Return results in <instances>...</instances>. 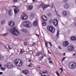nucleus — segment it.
<instances>
[{
	"label": "nucleus",
	"instance_id": "2",
	"mask_svg": "<svg viewBox=\"0 0 76 76\" xmlns=\"http://www.w3.org/2000/svg\"><path fill=\"white\" fill-rule=\"evenodd\" d=\"M21 61V60L19 59H17L14 61V63L16 66L20 67L22 65Z\"/></svg>",
	"mask_w": 76,
	"mask_h": 76
},
{
	"label": "nucleus",
	"instance_id": "47",
	"mask_svg": "<svg viewBox=\"0 0 76 76\" xmlns=\"http://www.w3.org/2000/svg\"><path fill=\"white\" fill-rule=\"evenodd\" d=\"M48 60H49V61L51 60V58H48Z\"/></svg>",
	"mask_w": 76,
	"mask_h": 76
},
{
	"label": "nucleus",
	"instance_id": "14",
	"mask_svg": "<svg viewBox=\"0 0 76 76\" xmlns=\"http://www.w3.org/2000/svg\"><path fill=\"white\" fill-rule=\"evenodd\" d=\"M21 19L22 20H26L28 19V16L27 15L21 16Z\"/></svg>",
	"mask_w": 76,
	"mask_h": 76
},
{
	"label": "nucleus",
	"instance_id": "1",
	"mask_svg": "<svg viewBox=\"0 0 76 76\" xmlns=\"http://www.w3.org/2000/svg\"><path fill=\"white\" fill-rule=\"evenodd\" d=\"M10 31L13 35H15V36H18V35H19L20 34V33L18 31L15 27L12 28L11 29H10Z\"/></svg>",
	"mask_w": 76,
	"mask_h": 76
},
{
	"label": "nucleus",
	"instance_id": "60",
	"mask_svg": "<svg viewBox=\"0 0 76 76\" xmlns=\"http://www.w3.org/2000/svg\"><path fill=\"white\" fill-rule=\"evenodd\" d=\"M50 46H52V45H52V44H51V43L50 44Z\"/></svg>",
	"mask_w": 76,
	"mask_h": 76
},
{
	"label": "nucleus",
	"instance_id": "11",
	"mask_svg": "<svg viewBox=\"0 0 76 76\" xmlns=\"http://www.w3.org/2000/svg\"><path fill=\"white\" fill-rule=\"evenodd\" d=\"M69 42L65 41L63 42V45L64 47H67V46L69 45Z\"/></svg>",
	"mask_w": 76,
	"mask_h": 76
},
{
	"label": "nucleus",
	"instance_id": "49",
	"mask_svg": "<svg viewBox=\"0 0 76 76\" xmlns=\"http://www.w3.org/2000/svg\"><path fill=\"white\" fill-rule=\"evenodd\" d=\"M2 74H3V72H0V75H2Z\"/></svg>",
	"mask_w": 76,
	"mask_h": 76
},
{
	"label": "nucleus",
	"instance_id": "54",
	"mask_svg": "<svg viewBox=\"0 0 76 76\" xmlns=\"http://www.w3.org/2000/svg\"><path fill=\"white\" fill-rule=\"evenodd\" d=\"M53 6H54V5L53 4H52V6L51 7H53Z\"/></svg>",
	"mask_w": 76,
	"mask_h": 76
},
{
	"label": "nucleus",
	"instance_id": "35",
	"mask_svg": "<svg viewBox=\"0 0 76 76\" xmlns=\"http://www.w3.org/2000/svg\"><path fill=\"white\" fill-rule=\"evenodd\" d=\"M37 68H39V69H40V68H41V66H39L38 65L37 66Z\"/></svg>",
	"mask_w": 76,
	"mask_h": 76
},
{
	"label": "nucleus",
	"instance_id": "9",
	"mask_svg": "<svg viewBox=\"0 0 76 76\" xmlns=\"http://www.w3.org/2000/svg\"><path fill=\"white\" fill-rule=\"evenodd\" d=\"M53 23L55 26H56L58 25V20L57 19H55L53 21Z\"/></svg>",
	"mask_w": 76,
	"mask_h": 76
},
{
	"label": "nucleus",
	"instance_id": "64",
	"mask_svg": "<svg viewBox=\"0 0 76 76\" xmlns=\"http://www.w3.org/2000/svg\"><path fill=\"white\" fill-rule=\"evenodd\" d=\"M28 1V0H27L26 1Z\"/></svg>",
	"mask_w": 76,
	"mask_h": 76
},
{
	"label": "nucleus",
	"instance_id": "16",
	"mask_svg": "<svg viewBox=\"0 0 76 76\" xmlns=\"http://www.w3.org/2000/svg\"><path fill=\"white\" fill-rule=\"evenodd\" d=\"M62 13L64 16H67V12L66 11H62Z\"/></svg>",
	"mask_w": 76,
	"mask_h": 76
},
{
	"label": "nucleus",
	"instance_id": "7",
	"mask_svg": "<svg viewBox=\"0 0 76 76\" xmlns=\"http://www.w3.org/2000/svg\"><path fill=\"white\" fill-rule=\"evenodd\" d=\"M42 19L43 20V21H42V25L43 26H45L46 25V23L45 20H47V18L46 17L45 15H43L42 17Z\"/></svg>",
	"mask_w": 76,
	"mask_h": 76
},
{
	"label": "nucleus",
	"instance_id": "37",
	"mask_svg": "<svg viewBox=\"0 0 76 76\" xmlns=\"http://www.w3.org/2000/svg\"><path fill=\"white\" fill-rule=\"evenodd\" d=\"M13 1H14V3H16V2H17V1H18V0H14Z\"/></svg>",
	"mask_w": 76,
	"mask_h": 76
},
{
	"label": "nucleus",
	"instance_id": "46",
	"mask_svg": "<svg viewBox=\"0 0 76 76\" xmlns=\"http://www.w3.org/2000/svg\"><path fill=\"white\" fill-rule=\"evenodd\" d=\"M8 46L9 47V48L10 49V50L12 48H10V46H9L8 45Z\"/></svg>",
	"mask_w": 76,
	"mask_h": 76
},
{
	"label": "nucleus",
	"instance_id": "38",
	"mask_svg": "<svg viewBox=\"0 0 76 76\" xmlns=\"http://www.w3.org/2000/svg\"><path fill=\"white\" fill-rule=\"evenodd\" d=\"M24 45H27V43H26V42H24Z\"/></svg>",
	"mask_w": 76,
	"mask_h": 76
},
{
	"label": "nucleus",
	"instance_id": "19",
	"mask_svg": "<svg viewBox=\"0 0 76 76\" xmlns=\"http://www.w3.org/2000/svg\"><path fill=\"white\" fill-rule=\"evenodd\" d=\"M14 12L15 14H17L19 12V9L15 8L14 9Z\"/></svg>",
	"mask_w": 76,
	"mask_h": 76
},
{
	"label": "nucleus",
	"instance_id": "20",
	"mask_svg": "<svg viewBox=\"0 0 76 76\" xmlns=\"http://www.w3.org/2000/svg\"><path fill=\"white\" fill-rule=\"evenodd\" d=\"M71 40H72V41H75L76 40V37H72L71 38Z\"/></svg>",
	"mask_w": 76,
	"mask_h": 76
},
{
	"label": "nucleus",
	"instance_id": "61",
	"mask_svg": "<svg viewBox=\"0 0 76 76\" xmlns=\"http://www.w3.org/2000/svg\"><path fill=\"white\" fill-rule=\"evenodd\" d=\"M49 53L50 54H51V53H50V52H49V51H48Z\"/></svg>",
	"mask_w": 76,
	"mask_h": 76
},
{
	"label": "nucleus",
	"instance_id": "4",
	"mask_svg": "<svg viewBox=\"0 0 76 76\" xmlns=\"http://www.w3.org/2000/svg\"><path fill=\"white\" fill-rule=\"evenodd\" d=\"M69 66L70 69H75L76 67V63L74 62H71L69 64Z\"/></svg>",
	"mask_w": 76,
	"mask_h": 76
},
{
	"label": "nucleus",
	"instance_id": "52",
	"mask_svg": "<svg viewBox=\"0 0 76 76\" xmlns=\"http://www.w3.org/2000/svg\"><path fill=\"white\" fill-rule=\"evenodd\" d=\"M49 63H52V61H49Z\"/></svg>",
	"mask_w": 76,
	"mask_h": 76
},
{
	"label": "nucleus",
	"instance_id": "10",
	"mask_svg": "<svg viewBox=\"0 0 76 76\" xmlns=\"http://www.w3.org/2000/svg\"><path fill=\"white\" fill-rule=\"evenodd\" d=\"M68 50L69 51H72L74 50V48L72 46H69L68 47Z\"/></svg>",
	"mask_w": 76,
	"mask_h": 76
},
{
	"label": "nucleus",
	"instance_id": "63",
	"mask_svg": "<svg viewBox=\"0 0 76 76\" xmlns=\"http://www.w3.org/2000/svg\"><path fill=\"white\" fill-rule=\"evenodd\" d=\"M59 74L58 73V74H56L57 75H58V74Z\"/></svg>",
	"mask_w": 76,
	"mask_h": 76
},
{
	"label": "nucleus",
	"instance_id": "8",
	"mask_svg": "<svg viewBox=\"0 0 76 76\" xmlns=\"http://www.w3.org/2000/svg\"><path fill=\"white\" fill-rule=\"evenodd\" d=\"M8 25L10 27H13L15 26V22L13 21H11L9 22Z\"/></svg>",
	"mask_w": 76,
	"mask_h": 76
},
{
	"label": "nucleus",
	"instance_id": "55",
	"mask_svg": "<svg viewBox=\"0 0 76 76\" xmlns=\"http://www.w3.org/2000/svg\"><path fill=\"white\" fill-rule=\"evenodd\" d=\"M28 61L30 62H31V59H29Z\"/></svg>",
	"mask_w": 76,
	"mask_h": 76
},
{
	"label": "nucleus",
	"instance_id": "50",
	"mask_svg": "<svg viewBox=\"0 0 76 76\" xmlns=\"http://www.w3.org/2000/svg\"><path fill=\"white\" fill-rule=\"evenodd\" d=\"M42 73H44V74H46L45 72H43Z\"/></svg>",
	"mask_w": 76,
	"mask_h": 76
},
{
	"label": "nucleus",
	"instance_id": "28",
	"mask_svg": "<svg viewBox=\"0 0 76 76\" xmlns=\"http://www.w3.org/2000/svg\"><path fill=\"white\" fill-rule=\"evenodd\" d=\"M1 70H3L4 71V70H6V68L3 67H2L1 68Z\"/></svg>",
	"mask_w": 76,
	"mask_h": 76
},
{
	"label": "nucleus",
	"instance_id": "25",
	"mask_svg": "<svg viewBox=\"0 0 76 76\" xmlns=\"http://www.w3.org/2000/svg\"><path fill=\"white\" fill-rule=\"evenodd\" d=\"M39 54H42V52H39L37 53L36 54V56H39Z\"/></svg>",
	"mask_w": 76,
	"mask_h": 76
},
{
	"label": "nucleus",
	"instance_id": "40",
	"mask_svg": "<svg viewBox=\"0 0 76 76\" xmlns=\"http://www.w3.org/2000/svg\"><path fill=\"white\" fill-rule=\"evenodd\" d=\"M49 22L50 23H52V22H53V21H52V20H49Z\"/></svg>",
	"mask_w": 76,
	"mask_h": 76
},
{
	"label": "nucleus",
	"instance_id": "45",
	"mask_svg": "<svg viewBox=\"0 0 76 76\" xmlns=\"http://www.w3.org/2000/svg\"><path fill=\"white\" fill-rule=\"evenodd\" d=\"M45 72L46 74L48 73V71L47 70H45Z\"/></svg>",
	"mask_w": 76,
	"mask_h": 76
},
{
	"label": "nucleus",
	"instance_id": "22",
	"mask_svg": "<svg viewBox=\"0 0 76 76\" xmlns=\"http://www.w3.org/2000/svg\"><path fill=\"white\" fill-rule=\"evenodd\" d=\"M4 59V56L1 55H0V60H2Z\"/></svg>",
	"mask_w": 76,
	"mask_h": 76
},
{
	"label": "nucleus",
	"instance_id": "44",
	"mask_svg": "<svg viewBox=\"0 0 76 76\" xmlns=\"http://www.w3.org/2000/svg\"><path fill=\"white\" fill-rule=\"evenodd\" d=\"M72 56H75L76 54L75 53H73Z\"/></svg>",
	"mask_w": 76,
	"mask_h": 76
},
{
	"label": "nucleus",
	"instance_id": "23",
	"mask_svg": "<svg viewBox=\"0 0 76 76\" xmlns=\"http://www.w3.org/2000/svg\"><path fill=\"white\" fill-rule=\"evenodd\" d=\"M37 22L36 21H34L33 23V26H37Z\"/></svg>",
	"mask_w": 76,
	"mask_h": 76
},
{
	"label": "nucleus",
	"instance_id": "15",
	"mask_svg": "<svg viewBox=\"0 0 76 76\" xmlns=\"http://www.w3.org/2000/svg\"><path fill=\"white\" fill-rule=\"evenodd\" d=\"M23 72L24 74L25 75H28V73H29V71L28 70H26L23 71Z\"/></svg>",
	"mask_w": 76,
	"mask_h": 76
},
{
	"label": "nucleus",
	"instance_id": "13",
	"mask_svg": "<svg viewBox=\"0 0 76 76\" xmlns=\"http://www.w3.org/2000/svg\"><path fill=\"white\" fill-rule=\"evenodd\" d=\"M69 7H70V6H69V5L68 4L66 3L64 5V8L65 9H69Z\"/></svg>",
	"mask_w": 76,
	"mask_h": 76
},
{
	"label": "nucleus",
	"instance_id": "48",
	"mask_svg": "<svg viewBox=\"0 0 76 76\" xmlns=\"http://www.w3.org/2000/svg\"><path fill=\"white\" fill-rule=\"evenodd\" d=\"M56 74H57L58 73V71H56Z\"/></svg>",
	"mask_w": 76,
	"mask_h": 76
},
{
	"label": "nucleus",
	"instance_id": "34",
	"mask_svg": "<svg viewBox=\"0 0 76 76\" xmlns=\"http://www.w3.org/2000/svg\"><path fill=\"white\" fill-rule=\"evenodd\" d=\"M28 67H32V64H29L28 65Z\"/></svg>",
	"mask_w": 76,
	"mask_h": 76
},
{
	"label": "nucleus",
	"instance_id": "6",
	"mask_svg": "<svg viewBox=\"0 0 76 76\" xmlns=\"http://www.w3.org/2000/svg\"><path fill=\"white\" fill-rule=\"evenodd\" d=\"M48 30L50 31L51 32L54 33L55 32V28H54L53 26H49L48 27Z\"/></svg>",
	"mask_w": 76,
	"mask_h": 76
},
{
	"label": "nucleus",
	"instance_id": "31",
	"mask_svg": "<svg viewBox=\"0 0 76 76\" xmlns=\"http://www.w3.org/2000/svg\"><path fill=\"white\" fill-rule=\"evenodd\" d=\"M42 56L43 57V58H44V56H45V57H46V55H45V54H42Z\"/></svg>",
	"mask_w": 76,
	"mask_h": 76
},
{
	"label": "nucleus",
	"instance_id": "29",
	"mask_svg": "<svg viewBox=\"0 0 76 76\" xmlns=\"http://www.w3.org/2000/svg\"><path fill=\"white\" fill-rule=\"evenodd\" d=\"M43 58V57H42V56H41L39 58L40 60H42V58Z\"/></svg>",
	"mask_w": 76,
	"mask_h": 76
},
{
	"label": "nucleus",
	"instance_id": "24",
	"mask_svg": "<svg viewBox=\"0 0 76 76\" xmlns=\"http://www.w3.org/2000/svg\"><path fill=\"white\" fill-rule=\"evenodd\" d=\"M22 31H23V32H28L27 30L25 28L22 29Z\"/></svg>",
	"mask_w": 76,
	"mask_h": 76
},
{
	"label": "nucleus",
	"instance_id": "53",
	"mask_svg": "<svg viewBox=\"0 0 76 76\" xmlns=\"http://www.w3.org/2000/svg\"><path fill=\"white\" fill-rule=\"evenodd\" d=\"M58 76H60V74H58V75H57Z\"/></svg>",
	"mask_w": 76,
	"mask_h": 76
},
{
	"label": "nucleus",
	"instance_id": "26",
	"mask_svg": "<svg viewBox=\"0 0 76 76\" xmlns=\"http://www.w3.org/2000/svg\"><path fill=\"white\" fill-rule=\"evenodd\" d=\"M2 36H7V35H8V33H6L5 34H4L2 35Z\"/></svg>",
	"mask_w": 76,
	"mask_h": 76
},
{
	"label": "nucleus",
	"instance_id": "12",
	"mask_svg": "<svg viewBox=\"0 0 76 76\" xmlns=\"http://www.w3.org/2000/svg\"><path fill=\"white\" fill-rule=\"evenodd\" d=\"M49 6H50V5H45L44 4H42L41 5V7L43 9V10L45 9V8H47V7H49Z\"/></svg>",
	"mask_w": 76,
	"mask_h": 76
},
{
	"label": "nucleus",
	"instance_id": "58",
	"mask_svg": "<svg viewBox=\"0 0 76 76\" xmlns=\"http://www.w3.org/2000/svg\"><path fill=\"white\" fill-rule=\"evenodd\" d=\"M1 66H2V65L0 64V67H1Z\"/></svg>",
	"mask_w": 76,
	"mask_h": 76
},
{
	"label": "nucleus",
	"instance_id": "36",
	"mask_svg": "<svg viewBox=\"0 0 76 76\" xmlns=\"http://www.w3.org/2000/svg\"><path fill=\"white\" fill-rule=\"evenodd\" d=\"M35 43L33 42V43L32 45V46H35Z\"/></svg>",
	"mask_w": 76,
	"mask_h": 76
},
{
	"label": "nucleus",
	"instance_id": "5",
	"mask_svg": "<svg viewBox=\"0 0 76 76\" xmlns=\"http://www.w3.org/2000/svg\"><path fill=\"white\" fill-rule=\"evenodd\" d=\"M4 67H7L8 69H10L12 68V67H14V66H13L12 63H9L7 64V65H4Z\"/></svg>",
	"mask_w": 76,
	"mask_h": 76
},
{
	"label": "nucleus",
	"instance_id": "59",
	"mask_svg": "<svg viewBox=\"0 0 76 76\" xmlns=\"http://www.w3.org/2000/svg\"><path fill=\"white\" fill-rule=\"evenodd\" d=\"M33 2H34L35 1V0H32Z\"/></svg>",
	"mask_w": 76,
	"mask_h": 76
},
{
	"label": "nucleus",
	"instance_id": "42",
	"mask_svg": "<svg viewBox=\"0 0 76 76\" xmlns=\"http://www.w3.org/2000/svg\"><path fill=\"white\" fill-rule=\"evenodd\" d=\"M36 35L37 37H39V34H36Z\"/></svg>",
	"mask_w": 76,
	"mask_h": 76
},
{
	"label": "nucleus",
	"instance_id": "27",
	"mask_svg": "<svg viewBox=\"0 0 76 76\" xmlns=\"http://www.w3.org/2000/svg\"><path fill=\"white\" fill-rule=\"evenodd\" d=\"M59 31H58L57 32V35H56V37H58V35H59Z\"/></svg>",
	"mask_w": 76,
	"mask_h": 76
},
{
	"label": "nucleus",
	"instance_id": "17",
	"mask_svg": "<svg viewBox=\"0 0 76 76\" xmlns=\"http://www.w3.org/2000/svg\"><path fill=\"white\" fill-rule=\"evenodd\" d=\"M33 9V6L32 5H30L28 6V9L29 10H32Z\"/></svg>",
	"mask_w": 76,
	"mask_h": 76
},
{
	"label": "nucleus",
	"instance_id": "39",
	"mask_svg": "<svg viewBox=\"0 0 76 76\" xmlns=\"http://www.w3.org/2000/svg\"><path fill=\"white\" fill-rule=\"evenodd\" d=\"M45 46H46V47H47V45L48 44V42H45Z\"/></svg>",
	"mask_w": 76,
	"mask_h": 76
},
{
	"label": "nucleus",
	"instance_id": "3",
	"mask_svg": "<svg viewBox=\"0 0 76 76\" xmlns=\"http://www.w3.org/2000/svg\"><path fill=\"white\" fill-rule=\"evenodd\" d=\"M23 24L25 28H28V27L30 28V27L32 26V23L29 21H25L24 22Z\"/></svg>",
	"mask_w": 76,
	"mask_h": 76
},
{
	"label": "nucleus",
	"instance_id": "51",
	"mask_svg": "<svg viewBox=\"0 0 76 76\" xmlns=\"http://www.w3.org/2000/svg\"><path fill=\"white\" fill-rule=\"evenodd\" d=\"M58 48H59L60 49H61V47H60L58 46Z\"/></svg>",
	"mask_w": 76,
	"mask_h": 76
},
{
	"label": "nucleus",
	"instance_id": "56",
	"mask_svg": "<svg viewBox=\"0 0 76 76\" xmlns=\"http://www.w3.org/2000/svg\"><path fill=\"white\" fill-rule=\"evenodd\" d=\"M66 54V53H64L63 54L64 56H65V54Z\"/></svg>",
	"mask_w": 76,
	"mask_h": 76
},
{
	"label": "nucleus",
	"instance_id": "30",
	"mask_svg": "<svg viewBox=\"0 0 76 76\" xmlns=\"http://www.w3.org/2000/svg\"><path fill=\"white\" fill-rule=\"evenodd\" d=\"M23 52H24V51H23L22 50V49H21L20 54H22V53H23Z\"/></svg>",
	"mask_w": 76,
	"mask_h": 76
},
{
	"label": "nucleus",
	"instance_id": "57",
	"mask_svg": "<svg viewBox=\"0 0 76 76\" xmlns=\"http://www.w3.org/2000/svg\"><path fill=\"white\" fill-rule=\"evenodd\" d=\"M48 43H49V44H51V42H48Z\"/></svg>",
	"mask_w": 76,
	"mask_h": 76
},
{
	"label": "nucleus",
	"instance_id": "43",
	"mask_svg": "<svg viewBox=\"0 0 76 76\" xmlns=\"http://www.w3.org/2000/svg\"><path fill=\"white\" fill-rule=\"evenodd\" d=\"M51 15V13H49L48 14V15L49 16H50Z\"/></svg>",
	"mask_w": 76,
	"mask_h": 76
},
{
	"label": "nucleus",
	"instance_id": "33",
	"mask_svg": "<svg viewBox=\"0 0 76 76\" xmlns=\"http://www.w3.org/2000/svg\"><path fill=\"white\" fill-rule=\"evenodd\" d=\"M66 58V57H64L62 59V60L61 61H64V60H65V59Z\"/></svg>",
	"mask_w": 76,
	"mask_h": 76
},
{
	"label": "nucleus",
	"instance_id": "62",
	"mask_svg": "<svg viewBox=\"0 0 76 76\" xmlns=\"http://www.w3.org/2000/svg\"><path fill=\"white\" fill-rule=\"evenodd\" d=\"M61 73H62V72H61Z\"/></svg>",
	"mask_w": 76,
	"mask_h": 76
},
{
	"label": "nucleus",
	"instance_id": "18",
	"mask_svg": "<svg viewBox=\"0 0 76 76\" xmlns=\"http://www.w3.org/2000/svg\"><path fill=\"white\" fill-rule=\"evenodd\" d=\"M8 13L10 16H12V15H13V13H12V10H10L8 11Z\"/></svg>",
	"mask_w": 76,
	"mask_h": 76
},
{
	"label": "nucleus",
	"instance_id": "21",
	"mask_svg": "<svg viewBox=\"0 0 76 76\" xmlns=\"http://www.w3.org/2000/svg\"><path fill=\"white\" fill-rule=\"evenodd\" d=\"M5 23V21L4 20H1V25H4Z\"/></svg>",
	"mask_w": 76,
	"mask_h": 76
},
{
	"label": "nucleus",
	"instance_id": "32",
	"mask_svg": "<svg viewBox=\"0 0 76 76\" xmlns=\"http://www.w3.org/2000/svg\"><path fill=\"white\" fill-rule=\"evenodd\" d=\"M68 0H63V2H64V3H66V2H67Z\"/></svg>",
	"mask_w": 76,
	"mask_h": 76
},
{
	"label": "nucleus",
	"instance_id": "41",
	"mask_svg": "<svg viewBox=\"0 0 76 76\" xmlns=\"http://www.w3.org/2000/svg\"><path fill=\"white\" fill-rule=\"evenodd\" d=\"M60 70H61V72H63V69L62 68H60Z\"/></svg>",
	"mask_w": 76,
	"mask_h": 76
}]
</instances>
